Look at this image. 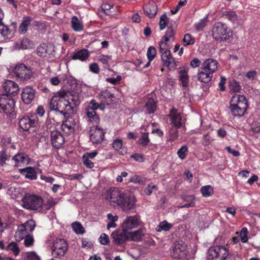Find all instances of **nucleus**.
<instances>
[{
  "label": "nucleus",
  "instance_id": "1",
  "mask_svg": "<svg viewBox=\"0 0 260 260\" xmlns=\"http://www.w3.org/2000/svg\"><path fill=\"white\" fill-rule=\"evenodd\" d=\"M106 199L113 206H118L128 213L136 206V200L133 195L125 193L118 188H111L106 191Z\"/></svg>",
  "mask_w": 260,
  "mask_h": 260
},
{
  "label": "nucleus",
  "instance_id": "2",
  "mask_svg": "<svg viewBox=\"0 0 260 260\" xmlns=\"http://www.w3.org/2000/svg\"><path fill=\"white\" fill-rule=\"evenodd\" d=\"M15 102L13 97L7 94L0 95V113L3 112L7 116H13Z\"/></svg>",
  "mask_w": 260,
  "mask_h": 260
},
{
  "label": "nucleus",
  "instance_id": "3",
  "mask_svg": "<svg viewBox=\"0 0 260 260\" xmlns=\"http://www.w3.org/2000/svg\"><path fill=\"white\" fill-rule=\"evenodd\" d=\"M22 202L24 208L41 212L43 200L41 197L34 194H26Z\"/></svg>",
  "mask_w": 260,
  "mask_h": 260
},
{
  "label": "nucleus",
  "instance_id": "4",
  "mask_svg": "<svg viewBox=\"0 0 260 260\" xmlns=\"http://www.w3.org/2000/svg\"><path fill=\"white\" fill-rule=\"evenodd\" d=\"M212 36L215 40L223 42L229 40L232 36V34L228 30V28L225 24L221 22H217L212 28Z\"/></svg>",
  "mask_w": 260,
  "mask_h": 260
},
{
  "label": "nucleus",
  "instance_id": "5",
  "mask_svg": "<svg viewBox=\"0 0 260 260\" xmlns=\"http://www.w3.org/2000/svg\"><path fill=\"white\" fill-rule=\"evenodd\" d=\"M229 252L228 248L222 245L211 247L208 251V260H225Z\"/></svg>",
  "mask_w": 260,
  "mask_h": 260
},
{
  "label": "nucleus",
  "instance_id": "6",
  "mask_svg": "<svg viewBox=\"0 0 260 260\" xmlns=\"http://www.w3.org/2000/svg\"><path fill=\"white\" fill-rule=\"evenodd\" d=\"M188 253L187 245L183 241L178 240L174 243L171 252V255L174 258L185 260L187 256Z\"/></svg>",
  "mask_w": 260,
  "mask_h": 260
},
{
  "label": "nucleus",
  "instance_id": "7",
  "mask_svg": "<svg viewBox=\"0 0 260 260\" xmlns=\"http://www.w3.org/2000/svg\"><path fill=\"white\" fill-rule=\"evenodd\" d=\"M13 72L16 77L20 81H27L34 75V72L30 68L23 63L16 65Z\"/></svg>",
  "mask_w": 260,
  "mask_h": 260
},
{
  "label": "nucleus",
  "instance_id": "8",
  "mask_svg": "<svg viewBox=\"0 0 260 260\" xmlns=\"http://www.w3.org/2000/svg\"><path fill=\"white\" fill-rule=\"evenodd\" d=\"M68 249V244L64 239H56L52 246V254L55 257L63 256Z\"/></svg>",
  "mask_w": 260,
  "mask_h": 260
},
{
  "label": "nucleus",
  "instance_id": "9",
  "mask_svg": "<svg viewBox=\"0 0 260 260\" xmlns=\"http://www.w3.org/2000/svg\"><path fill=\"white\" fill-rule=\"evenodd\" d=\"M58 94L59 95V100L57 111L63 115L67 113H73L74 107L71 106V103L69 101L64 99L66 92L64 91L59 92Z\"/></svg>",
  "mask_w": 260,
  "mask_h": 260
},
{
  "label": "nucleus",
  "instance_id": "10",
  "mask_svg": "<svg viewBox=\"0 0 260 260\" xmlns=\"http://www.w3.org/2000/svg\"><path fill=\"white\" fill-rule=\"evenodd\" d=\"M19 127L20 132H26L30 133L31 131H35V128L37 127V121L35 119H31L29 116H23L19 119Z\"/></svg>",
  "mask_w": 260,
  "mask_h": 260
},
{
  "label": "nucleus",
  "instance_id": "11",
  "mask_svg": "<svg viewBox=\"0 0 260 260\" xmlns=\"http://www.w3.org/2000/svg\"><path fill=\"white\" fill-rule=\"evenodd\" d=\"M105 134L103 129L98 126H92L89 131L90 140L94 144H101L104 140Z\"/></svg>",
  "mask_w": 260,
  "mask_h": 260
},
{
  "label": "nucleus",
  "instance_id": "12",
  "mask_svg": "<svg viewBox=\"0 0 260 260\" xmlns=\"http://www.w3.org/2000/svg\"><path fill=\"white\" fill-rule=\"evenodd\" d=\"M161 59L164 65L171 70H175L179 63L178 61L175 60L170 51H166L161 53Z\"/></svg>",
  "mask_w": 260,
  "mask_h": 260
},
{
  "label": "nucleus",
  "instance_id": "13",
  "mask_svg": "<svg viewBox=\"0 0 260 260\" xmlns=\"http://www.w3.org/2000/svg\"><path fill=\"white\" fill-rule=\"evenodd\" d=\"M139 215L128 216L123 222L122 228L127 232L133 229L137 228L140 224Z\"/></svg>",
  "mask_w": 260,
  "mask_h": 260
},
{
  "label": "nucleus",
  "instance_id": "14",
  "mask_svg": "<svg viewBox=\"0 0 260 260\" xmlns=\"http://www.w3.org/2000/svg\"><path fill=\"white\" fill-rule=\"evenodd\" d=\"M128 232H126L122 228L114 231L111 234L112 238L117 245H121L126 241L129 240Z\"/></svg>",
  "mask_w": 260,
  "mask_h": 260
},
{
  "label": "nucleus",
  "instance_id": "15",
  "mask_svg": "<svg viewBox=\"0 0 260 260\" xmlns=\"http://www.w3.org/2000/svg\"><path fill=\"white\" fill-rule=\"evenodd\" d=\"M51 141L53 147L60 148L64 143V138L62 134L58 131H53L51 133Z\"/></svg>",
  "mask_w": 260,
  "mask_h": 260
},
{
  "label": "nucleus",
  "instance_id": "16",
  "mask_svg": "<svg viewBox=\"0 0 260 260\" xmlns=\"http://www.w3.org/2000/svg\"><path fill=\"white\" fill-rule=\"evenodd\" d=\"M101 103L105 108L106 105H109L113 103L114 95L108 90L101 91L97 96Z\"/></svg>",
  "mask_w": 260,
  "mask_h": 260
},
{
  "label": "nucleus",
  "instance_id": "17",
  "mask_svg": "<svg viewBox=\"0 0 260 260\" xmlns=\"http://www.w3.org/2000/svg\"><path fill=\"white\" fill-rule=\"evenodd\" d=\"M36 91L32 87L27 86L23 88L22 92V99L26 104H29L34 99Z\"/></svg>",
  "mask_w": 260,
  "mask_h": 260
},
{
  "label": "nucleus",
  "instance_id": "18",
  "mask_svg": "<svg viewBox=\"0 0 260 260\" xmlns=\"http://www.w3.org/2000/svg\"><path fill=\"white\" fill-rule=\"evenodd\" d=\"M3 88L6 94L11 96L15 95L19 91L17 84L11 80L6 81L3 84Z\"/></svg>",
  "mask_w": 260,
  "mask_h": 260
},
{
  "label": "nucleus",
  "instance_id": "19",
  "mask_svg": "<svg viewBox=\"0 0 260 260\" xmlns=\"http://www.w3.org/2000/svg\"><path fill=\"white\" fill-rule=\"evenodd\" d=\"M145 14L150 18H154L157 13V6L153 1H151L144 6Z\"/></svg>",
  "mask_w": 260,
  "mask_h": 260
},
{
  "label": "nucleus",
  "instance_id": "20",
  "mask_svg": "<svg viewBox=\"0 0 260 260\" xmlns=\"http://www.w3.org/2000/svg\"><path fill=\"white\" fill-rule=\"evenodd\" d=\"M230 104L248 107V102L245 96L241 94H234L231 99Z\"/></svg>",
  "mask_w": 260,
  "mask_h": 260
},
{
  "label": "nucleus",
  "instance_id": "21",
  "mask_svg": "<svg viewBox=\"0 0 260 260\" xmlns=\"http://www.w3.org/2000/svg\"><path fill=\"white\" fill-rule=\"evenodd\" d=\"M217 65L218 62L216 60L209 58L204 62L202 67L203 68L204 71L207 70L208 72L213 73L217 70Z\"/></svg>",
  "mask_w": 260,
  "mask_h": 260
},
{
  "label": "nucleus",
  "instance_id": "22",
  "mask_svg": "<svg viewBox=\"0 0 260 260\" xmlns=\"http://www.w3.org/2000/svg\"><path fill=\"white\" fill-rule=\"evenodd\" d=\"M53 51V46L51 45L43 44L37 49V54L40 56H46L47 54H51Z\"/></svg>",
  "mask_w": 260,
  "mask_h": 260
},
{
  "label": "nucleus",
  "instance_id": "23",
  "mask_svg": "<svg viewBox=\"0 0 260 260\" xmlns=\"http://www.w3.org/2000/svg\"><path fill=\"white\" fill-rule=\"evenodd\" d=\"M248 107H241L237 106L236 105H231L230 106V109L233 116L235 117H242L243 116Z\"/></svg>",
  "mask_w": 260,
  "mask_h": 260
},
{
  "label": "nucleus",
  "instance_id": "24",
  "mask_svg": "<svg viewBox=\"0 0 260 260\" xmlns=\"http://www.w3.org/2000/svg\"><path fill=\"white\" fill-rule=\"evenodd\" d=\"M213 73L208 71V70H203V68H201L198 74V79L199 81L204 83H208L211 81L212 78Z\"/></svg>",
  "mask_w": 260,
  "mask_h": 260
},
{
  "label": "nucleus",
  "instance_id": "25",
  "mask_svg": "<svg viewBox=\"0 0 260 260\" xmlns=\"http://www.w3.org/2000/svg\"><path fill=\"white\" fill-rule=\"evenodd\" d=\"M113 148L120 155H124L127 153V148L123 145V141L121 139H116L113 141Z\"/></svg>",
  "mask_w": 260,
  "mask_h": 260
},
{
  "label": "nucleus",
  "instance_id": "26",
  "mask_svg": "<svg viewBox=\"0 0 260 260\" xmlns=\"http://www.w3.org/2000/svg\"><path fill=\"white\" fill-rule=\"evenodd\" d=\"M169 116L171 119V123L175 127L180 128L182 126L181 116L180 113H176L171 110Z\"/></svg>",
  "mask_w": 260,
  "mask_h": 260
},
{
  "label": "nucleus",
  "instance_id": "27",
  "mask_svg": "<svg viewBox=\"0 0 260 260\" xmlns=\"http://www.w3.org/2000/svg\"><path fill=\"white\" fill-rule=\"evenodd\" d=\"M13 159L15 161V166H21L22 164H27L29 161L28 157L23 153H18L15 155Z\"/></svg>",
  "mask_w": 260,
  "mask_h": 260
},
{
  "label": "nucleus",
  "instance_id": "28",
  "mask_svg": "<svg viewBox=\"0 0 260 260\" xmlns=\"http://www.w3.org/2000/svg\"><path fill=\"white\" fill-rule=\"evenodd\" d=\"M116 8L108 4H103L101 5V9L99 11L100 14H105L106 15L113 16L115 15Z\"/></svg>",
  "mask_w": 260,
  "mask_h": 260
},
{
  "label": "nucleus",
  "instance_id": "29",
  "mask_svg": "<svg viewBox=\"0 0 260 260\" xmlns=\"http://www.w3.org/2000/svg\"><path fill=\"white\" fill-rule=\"evenodd\" d=\"M20 173L25 176V178L30 180H34L37 178V174L35 169L31 167H26L20 169Z\"/></svg>",
  "mask_w": 260,
  "mask_h": 260
},
{
  "label": "nucleus",
  "instance_id": "30",
  "mask_svg": "<svg viewBox=\"0 0 260 260\" xmlns=\"http://www.w3.org/2000/svg\"><path fill=\"white\" fill-rule=\"evenodd\" d=\"M89 56L88 50L86 49H83L74 54L72 56V59L74 60L79 59L81 61H85L88 58Z\"/></svg>",
  "mask_w": 260,
  "mask_h": 260
},
{
  "label": "nucleus",
  "instance_id": "31",
  "mask_svg": "<svg viewBox=\"0 0 260 260\" xmlns=\"http://www.w3.org/2000/svg\"><path fill=\"white\" fill-rule=\"evenodd\" d=\"M31 20L32 18L30 17L25 16L23 17V21L19 27V31L20 34H24L26 32L27 27L30 24Z\"/></svg>",
  "mask_w": 260,
  "mask_h": 260
},
{
  "label": "nucleus",
  "instance_id": "32",
  "mask_svg": "<svg viewBox=\"0 0 260 260\" xmlns=\"http://www.w3.org/2000/svg\"><path fill=\"white\" fill-rule=\"evenodd\" d=\"M145 108L148 113L151 114L154 113L156 110L155 102L152 99H149L145 104Z\"/></svg>",
  "mask_w": 260,
  "mask_h": 260
},
{
  "label": "nucleus",
  "instance_id": "33",
  "mask_svg": "<svg viewBox=\"0 0 260 260\" xmlns=\"http://www.w3.org/2000/svg\"><path fill=\"white\" fill-rule=\"evenodd\" d=\"M26 227L24 225L20 226L15 234V238L18 241H20L23 238L26 236Z\"/></svg>",
  "mask_w": 260,
  "mask_h": 260
},
{
  "label": "nucleus",
  "instance_id": "34",
  "mask_svg": "<svg viewBox=\"0 0 260 260\" xmlns=\"http://www.w3.org/2000/svg\"><path fill=\"white\" fill-rule=\"evenodd\" d=\"M71 25L73 29L76 31L83 30V25L77 16H73L71 20Z\"/></svg>",
  "mask_w": 260,
  "mask_h": 260
},
{
  "label": "nucleus",
  "instance_id": "35",
  "mask_svg": "<svg viewBox=\"0 0 260 260\" xmlns=\"http://www.w3.org/2000/svg\"><path fill=\"white\" fill-rule=\"evenodd\" d=\"M143 235V232L140 230L136 231L134 232H128V236H129V240L134 241H140Z\"/></svg>",
  "mask_w": 260,
  "mask_h": 260
},
{
  "label": "nucleus",
  "instance_id": "36",
  "mask_svg": "<svg viewBox=\"0 0 260 260\" xmlns=\"http://www.w3.org/2000/svg\"><path fill=\"white\" fill-rule=\"evenodd\" d=\"M179 79L181 82V84L183 87H187L188 85V76L187 71L185 70H182L179 73Z\"/></svg>",
  "mask_w": 260,
  "mask_h": 260
},
{
  "label": "nucleus",
  "instance_id": "37",
  "mask_svg": "<svg viewBox=\"0 0 260 260\" xmlns=\"http://www.w3.org/2000/svg\"><path fill=\"white\" fill-rule=\"evenodd\" d=\"M86 114L87 116L90 118V121L94 122L96 123L99 122V117L98 115L96 114L94 110H92L91 108H86Z\"/></svg>",
  "mask_w": 260,
  "mask_h": 260
},
{
  "label": "nucleus",
  "instance_id": "38",
  "mask_svg": "<svg viewBox=\"0 0 260 260\" xmlns=\"http://www.w3.org/2000/svg\"><path fill=\"white\" fill-rule=\"evenodd\" d=\"M229 86L230 92H239L241 89V86L239 83L235 80H232L229 81Z\"/></svg>",
  "mask_w": 260,
  "mask_h": 260
},
{
  "label": "nucleus",
  "instance_id": "39",
  "mask_svg": "<svg viewBox=\"0 0 260 260\" xmlns=\"http://www.w3.org/2000/svg\"><path fill=\"white\" fill-rule=\"evenodd\" d=\"M148 135V133H142L141 136L138 140V143L143 146H147L150 142Z\"/></svg>",
  "mask_w": 260,
  "mask_h": 260
},
{
  "label": "nucleus",
  "instance_id": "40",
  "mask_svg": "<svg viewBox=\"0 0 260 260\" xmlns=\"http://www.w3.org/2000/svg\"><path fill=\"white\" fill-rule=\"evenodd\" d=\"M172 227V224L168 223L166 221H164L159 223L156 230L157 232H160L162 230L165 231H168L171 229Z\"/></svg>",
  "mask_w": 260,
  "mask_h": 260
},
{
  "label": "nucleus",
  "instance_id": "41",
  "mask_svg": "<svg viewBox=\"0 0 260 260\" xmlns=\"http://www.w3.org/2000/svg\"><path fill=\"white\" fill-rule=\"evenodd\" d=\"M10 35V30L7 25L4 24L3 22H0V36L8 38Z\"/></svg>",
  "mask_w": 260,
  "mask_h": 260
},
{
  "label": "nucleus",
  "instance_id": "42",
  "mask_svg": "<svg viewBox=\"0 0 260 260\" xmlns=\"http://www.w3.org/2000/svg\"><path fill=\"white\" fill-rule=\"evenodd\" d=\"M59 100V95L54 96L51 100L49 104V108L51 110L57 111L58 105Z\"/></svg>",
  "mask_w": 260,
  "mask_h": 260
},
{
  "label": "nucleus",
  "instance_id": "43",
  "mask_svg": "<svg viewBox=\"0 0 260 260\" xmlns=\"http://www.w3.org/2000/svg\"><path fill=\"white\" fill-rule=\"evenodd\" d=\"M222 16L233 22H235L237 19V15L234 11H223L222 12Z\"/></svg>",
  "mask_w": 260,
  "mask_h": 260
},
{
  "label": "nucleus",
  "instance_id": "44",
  "mask_svg": "<svg viewBox=\"0 0 260 260\" xmlns=\"http://www.w3.org/2000/svg\"><path fill=\"white\" fill-rule=\"evenodd\" d=\"M89 105L90 106H88L87 108H91L94 111L99 109L102 110L105 109L103 105H102L100 102L99 103L97 102L95 100H91Z\"/></svg>",
  "mask_w": 260,
  "mask_h": 260
},
{
  "label": "nucleus",
  "instance_id": "45",
  "mask_svg": "<svg viewBox=\"0 0 260 260\" xmlns=\"http://www.w3.org/2000/svg\"><path fill=\"white\" fill-rule=\"evenodd\" d=\"M175 32L172 27H169L165 35L162 37V40L166 42H168L169 40L173 41L174 39Z\"/></svg>",
  "mask_w": 260,
  "mask_h": 260
},
{
  "label": "nucleus",
  "instance_id": "46",
  "mask_svg": "<svg viewBox=\"0 0 260 260\" xmlns=\"http://www.w3.org/2000/svg\"><path fill=\"white\" fill-rule=\"evenodd\" d=\"M201 191L203 197H207L212 195L213 193V188L210 185L203 186L201 189Z\"/></svg>",
  "mask_w": 260,
  "mask_h": 260
},
{
  "label": "nucleus",
  "instance_id": "47",
  "mask_svg": "<svg viewBox=\"0 0 260 260\" xmlns=\"http://www.w3.org/2000/svg\"><path fill=\"white\" fill-rule=\"evenodd\" d=\"M195 42L194 38L190 34H186L184 35L183 39V44L184 46L193 44Z\"/></svg>",
  "mask_w": 260,
  "mask_h": 260
},
{
  "label": "nucleus",
  "instance_id": "48",
  "mask_svg": "<svg viewBox=\"0 0 260 260\" xmlns=\"http://www.w3.org/2000/svg\"><path fill=\"white\" fill-rule=\"evenodd\" d=\"M57 204V202L54 199H51L48 200L46 204L43 203L42 208L41 209V212H43L47 210H49L52 207L54 206Z\"/></svg>",
  "mask_w": 260,
  "mask_h": 260
},
{
  "label": "nucleus",
  "instance_id": "49",
  "mask_svg": "<svg viewBox=\"0 0 260 260\" xmlns=\"http://www.w3.org/2000/svg\"><path fill=\"white\" fill-rule=\"evenodd\" d=\"M188 152V147L186 145L182 146L177 151L178 157L182 160L185 159Z\"/></svg>",
  "mask_w": 260,
  "mask_h": 260
},
{
  "label": "nucleus",
  "instance_id": "50",
  "mask_svg": "<svg viewBox=\"0 0 260 260\" xmlns=\"http://www.w3.org/2000/svg\"><path fill=\"white\" fill-rule=\"evenodd\" d=\"M156 54V50L154 47L150 46L148 48L147 52V57L150 61L153 60Z\"/></svg>",
  "mask_w": 260,
  "mask_h": 260
},
{
  "label": "nucleus",
  "instance_id": "51",
  "mask_svg": "<svg viewBox=\"0 0 260 260\" xmlns=\"http://www.w3.org/2000/svg\"><path fill=\"white\" fill-rule=\"evenodd\" d=\"M176 127H172L169 131V138L170 141L173 142L176 140L178 137V131Z\"/></svg>",
  "mask_w": 260,
  "mask_h": 260
},
{
  "label": "nucleus",
  "instance_id": "52",
  "mask_svg": "<svg viewBox=\"0 0 260 260\" xmlns=\"http://www.w3.org/2000/svg\"><path fill=\"white\" fill-rule=\"evenodd\" d=\"M73 230L77 234H83L84 232V229L81 223L79 222H74L72 224Z\"/></svg>",
  "mask_w": 260,
  "mask_h": 260
},
{
  "label": "nucleus",
  "instance_id": "53",
  "mask_svg": "<svg viewBox=\"0 0 260 260\" xmlns=\"http://www.w3.org/2000/svg\"><path fill=\"white\" fill-rule=\"evenodd\" d=\"M112 59L111 55H101L98 56V60L103 64L109 66V62Z\"/></svg>",
  "mask_w": 260,
  "mask_h": 260
},
{
  "label": "nucleus",
  "instance_id": "54",
  "mask_svg": "<svg viewBox=\"0 0 260 260\" xmlns=\"http://www.w3.org/2000/svg\"><path fill=\"white\" fill-rule=\"evenodd\" d=\"M168 22V18L167 17V15L166 14H164L162 15H161L159 23L160 29H164L167 26Z\"/></svg>",
  "mask_w": 260,
  "mask_h": 260
},
{
  "label": "nucleus",
  "instance_id": "55",
  "mask_svg": "<svg viewBox=\"0 0 260 260\" xmlns=\"http://www.w3.org/2000/svg\"><path fill=\"white\" fill-rule=\"evenodd\" d=\"M247 229L246 228H243L240 233V239L242 243H246L248 241Z\"/></svg>",
  "mask_w": 260,
  "mask_h": 260
},
{
  "label": "nucleus",
  "instance_id": "56",
  "mask_svg": "<svg viewBox=\"0 0 260 260\" xmlns=\"http://www.w3.org/2000/svg\"><path fill=\"white\" fill-rule=\"evenodd\" d=\"M168 42H166L165 40L161 39V41L159 43V51L161 53H163L166 51H170L169 48H168Z\"/></svg>",
  "mask_w": 260,
  "mask_h": 260
},
{
  "label": "nucleus",
  "instance_id": "57",
  "mask_svg": "<svg viewBox=\"0 0 260 260\" xmlns=\"http://www.w3.org/2000/svg\"><path fill=\"white\" fill-rule=\"evenodd\" d=\"M7 248L12 250L15 255H17L20 252L19 247L15 243H11L7 247Z\"/></svg>",
  "mask_w": 260,
  "mask_h": 260
},
{
  "label": "nucleus",
  "instance_id": "58",
  "mask_svg": "<svg viewBox=\"0 0 260 260\" xmlns=\"http://www.w3.org/2000/svg\"><path fill=\"white\" fill-rule=\"evenodd\" d=\"M26 227V230H29V231H32L36 226L35 222L34 220H29L23 224Z\"/></svg>",
  "mask_w": 260,
  "mask_h": 260
},
{
  "label": "nucleus",
  "instance_id": "59",
  "mask_svg": "<svg viewBox=\"0 0 260 260\" xmlns=\"http://www.w3.org/2000/svg\"><path fill=\"white\" fill-rule=\"evenodd\" d=\"M8 156L5 151H0V165L3 166L8 159Z\"/></svg>",
  "mask_w": 260,
  "mask_h": 260
},
{
  "label": "nucleus",
  "instance_id": "60",
  "mask_svg": "<svg viewBox=\"0 0 260 260\" xmlns=\"http://www.w3.org/2000/svg\"><path fill=\"white\" fill-rule=\"evenodd\" d=\"M26 260H41L39 256L34 251L27 252L26 253Z\"/></svg>",
  "mask_w": 260,
  "mask_h": 260
},
{
  "label": "nucleus",
  "instance_id": "61",
  "mask_svg": "<svg viewBox=\"0 0 260 260\" xmlns=\"http://www.w3.org/2000/svg\"><path fill=\"white\" fill-rule=\"evenodd\" d=\"M20 41L22 49H27L31 47V42L28 39H23Z\"/></svg>",
  "mask_w": 260,
  "mask_h": 260
},
{
  "label": "nucleus",
  "instance_id": "62",
  "mask_svg": "<svg viewBox=\"0 0 260 260\" xmlns=\"http://www.w3.org/2000/svg\"><path fill=\"white\" fill-rule=\"evenodd\" d=\"M100 242L102 245H107L109 243V239L107 235L103 233L100 238Z\"/></svg>",
  "mask_w": 260,
  "mask_h": 260
},
{
  "label": "nucleus",
  "instance_id": "63",
  "mask_svg": "<svg viewBox=\"0 0 260 260\" xmlns=\"http://www.w3.org/2000/svg\"><path fill=\"white\" fill-rule=\"evenodd\" d=\"M206 23V20L205 18L201 19L198 23L195 24V28L198 31H200L205 26Z\"/></svg>",
  "mask_w": 260,
  "mask_h": 260
},
{
  "label": "nucleus",
  "instance_id": "64",
  "mask_svg": "<svg viewBox=\"0 0 260 260\" xmlns=\"http://www.w3.org/2000/svg\"><path fill=\"white\" fill-rule=\"evenodd\" d=\"M157 189V186L152 183L149 184L147 187L145 189V192L147 195H150L153 190H156Z\"/></svg>",
  "mask_w": 260,
  "mask_h": 260
}]
</instances>
